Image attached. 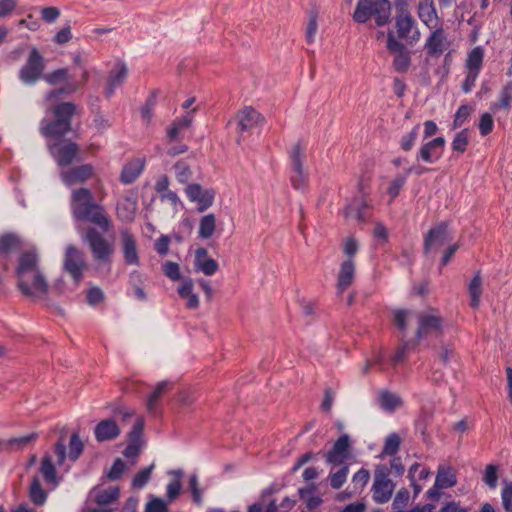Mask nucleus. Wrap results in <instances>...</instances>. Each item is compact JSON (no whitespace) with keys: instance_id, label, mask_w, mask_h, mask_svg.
I'll return each instance as SVG.
<instances>
[{"instance_id":"f257e3e1","label":"nucleus","mask_w":512,"mask_h":512,"mask_svg":"<svg viewBox=\"0 0 512 512\" xmlns=\"http://www.w3.org/2000/svg\"><path fill=\"white\" fill-rule=\"evenodd\" d=\"M75 113V104L61 102L46 107L45 116L40 122V133L47 139V148L61 168L68 167L78 160L79 146L71 140L64 139L71 131V121Z\"/></svg>"},{"instance_id":"69168bd1","label":"nucleus","mask_w":512,"mask_h":512,"mask_svg":"<svg viewBox=\"0 0 512 512\" xmlns=\"http://www.w3.org/2000/svg\"><path fill=\"white\" fill-rule=\"evenodd\" d=\"M40 13L42 20L46 23H53L60 16V10L52 6L42 8Z\"/></svg>"},{"instance_id":"864d4df0","label":"nucleus","mask_w":512,"mask_h":512,"mask_svg":"<svg viewBox=\"0 0 512 512\" xmlns=\"http://www.w3.org/2000/svg\"><path fill=\"white\" fill-rule=\"evenodd\" d=\"M83 451V443L77 433L71 435L69 442V458L71 461H76Z\"/></svg>"},{"instance_id":"c9c22d12","label":"nucleus","mask_w":512,"mask_h":512,"mask_svg":"<svg viewBox=\"0 0 512 512\" xmlns=\"http://www.w3.org/2000/svg\"><path fill=\"white\" fill-rule=\"evenodd\" d=\"M436 486L442 489L451 488L456 485V474L450 466H439L436 475Z\"/></svg>"},{"instance_id":"6ab92c4d","label":"nucleus","mask_w":512,"mask_h":512,"mask_svg":"<svg viewBox=\"0 0 512 512\" xmlns=\"http://www.w3.org/2000/svg\"><path fill=\"white\" fill-rule=\"evenodd\" d=\"M121 245L125 263L127 265H139L136 239L128 230L121 232Z\"/></svg>"},{"instance_id":"dca6fc26","label":"nucleus","mask_w":512,"mask_h":512,"mask_svg":"<svg viewBox=\"0 0 512 512\" xmlns=\"http://www.w3.org/2000/svg\"><path fill=\"white\" fill-rule=\"evenodd\" d=\"M432 32L425 41L424 48L431 57L441 56L450 46V41L441 26L431 29Z\"/></svg>"},{"instance_id":"6e6552de","label":"nucleus","mask_w":512,"mask_h":512,"mask_svg":"<svg viewBox=\"0 0 512 512\" xmlns=\"http://www.w3.org/2000/svg\"><path fill=\"white\" fill-rule=\"evenodd\" d=\"M445 146L446 140L443 136L423 142L416 153V161L426 164L437 163L443 157Z\"/></svg>"},{"instance_id":"4468645a","label":"nucleus","mask_w":512,"mask_h":512,"mask_svg":"<svg viewBox=\"0 0 512 512\" xmlns=\"http://www.w3.org/2000/svg\"><path fill=\"white\" fill-rule=\"evenodd\" d=\"M85 266L86 262L83 252L73 245L67 246L64 258V269L72 276L75 283L81 281Z\"/></svg>"},{"instance_id":"7c9ffc66","label":"nucleus","mask_w":512,"mask_h":512,"mask_svg":"<svg viewBox=\"0 0 512 512\" xmlns=\"http://www.w3.org/2000/svg\"><path fill=\"white\" fill-rule=\"evenodd\" d=\"M39 472L46 484L52 485L53 487H56L59 484V480L56 476V468L51 455L45 454L43 456L40 463Z\"/></svg>"},{"instance_id":"f3484780","label":"nucleus","mask_w":512,"mask_h":512,"mask_svg":"<svg viewBox=\"0 0 512 512\" xmlns=\"http://www.w3.org/2000/svg\"><path fill=\"white\" fill-rule=\"evenodd\" d=\"M93 175L94 167L91 164H82L60 172L62 182L68 187L82 184L92 178Z\"/></svg>"},{"instance_id":"49530a36","label":"nucleus","mask_w":512,"mask_h":512,"mask_svg":"<svg viewBox=\"0 0 512 512\" xmlns=\"http://www.w3.org/2000/svg\"><path fill=\"white\" fill-rule=\"evenodd\" d=\"M379 402L381 407L387 411H394L402 404L399 396L388 391H383L380 393Z\"/></svg>"},{"instance_id":"a878e982","label":"nucleus","mask_w":512,"mask_h":512,"mask_svg":"<svg viewBox=\"0 0 512 512\" xmlns=\"http://www.w3.org/2000/svg\"><path fill=\"white\" fill-rule=\"evenodd\" d=\"M195 267L206 276L214 275L219 265L216 260L208 257V252L205 248H198L195 251Z\"/></svg>"},{"instance_id":"774afa93","label":"nucleus","mask_w":512,"mask_h":512,"mask_svg":"<svg viewBox=\"0 0 512 512\" xmlns=\"http://www.w3.org/2000/svg\"><path fill=\"white\" fill-rule=\"evenodd\" d=\"M167 502L161 498H153L147 504L146 511L147 512H166L167 511Z\"/></svg>"},{"instance_id":"72a5a7b5","label":"nucleus","mask_w":512,"mask_h":512,"mask_svg":"<svg viewBox=\"0 0 512 512\" xmlns=\"http://www.w3.org/2000/svg\"><path fill=\"white\" fill-rule=\"evenodd\" d=\"M482 278L480 272H477L468 284V294L470 296L469 305L473 309H478L481 303L483 292Z\"/></svg>"},{"instance_id":"37998d69","label":"nucleus","mask_w":512,"mask_h":512,"mask_svg":"<svg viewBox=\"0 0 512 512\" xmlns=\"http://www.w3.org/2000/svg\"><path fill=\"white\" fill-rule=\"evenodd\" d=\"M170 385L171 383L168 381H162L157 384L156 388L150 394L147 400V410L149 413H156L158 408V401Z\"/></svg>"},{"instance_id":"8fccbe9b","label":"nucleus","mask_w":512,"mask_h":512,"mask_svg":"<svg viewBox=\"0 0 512 512\" xmlns=\"http://www.w3.org/2000/svg\"><path fill=\"white\" fill-rule=\"evenodd\" d=\"M175 176L179 183L187 184L192 176L189 165L184 161H177L174 165Z\"/></svg>"},{"instance_id":"79ce46f5","label":"nucleus","mask_w":512,"mask_h":512,"mask_svg":"<svg viewBox=\"0 0 512 512\" xmlns=\"http://www.w3.org/2000/svg\"><path fill=\"white\" fill-rule=\"evenodd\" d=\"M348 474V465H340V468L337 471L331 470L328 475V481L331 488L335 490L340 489L347 481Z\"/></svg>"},{"instance_id":"473e14b6","label":"nucleus","mask_w":512,"mask_h":512,"mask_svg":"<svg viewBox=\"0 0 512 512\" xmlns=\"http://www.w3.org/2000/svg\"><path fill=\"white\" fill-rule=\"evenodd\" d=\"M484 50L482 47H474L469 51L467 59L465 61V72H472L480 74L483 67Z\"/></svg>"},{"instance_id":"c85d7f7f","label":"nucleus","mask_w":512,"mask_h":512,"mask_svg":"<svg viewBox=\"0 0 512 512\" xmlns=\"http://www.w3.org/2000/svg\"><path fill=\"white\" fill-rule=\"evenodd\" d=\"M299 496L309 510L318 508L323 502L315 484H309L299 489Z\"/></svg>"},{"instance_id":"1a4fd4ad","label":"nucleus","mask_w":512,"mask_h":512,"mask_svg":"<svg viewBox=\"0 0 512 512\" xmlns=\"http://www.w3.org/2000/svg\"><path fill=\"white\" fill-rule=\"evenodd\" d=\"M417 319L418 329L416 338L418 340L442 333L443 319L434 311L421 312L417 315Z\"/></svg>"},{"instance_id":"09e8293b","label":"nucleus","mask_w":512,"mask_h":512,"mask_svg":"<svg viewBox=\"0 0 512 512\" xmlns=\"http://www.w3.org/2000/svg\"><path fill=\"white\" fill-rule=\"evenodd\" d=\"M419 129H420V125L419 124H416L410 132H408L407 134L403 135L400 139V148L405 151V152H408L410 151L417 138H418V134H419Z\"/></svg>"},{"instance_id":"a18cd8bd","label":"nucleus","mask_w":512,"mask_h":512,"mask_svg":"<svg viewBox=\"0 0 512 512\" xmlns=\"http://www.w3.org/2000/svg\"><path fill=\"white\" fill-rule=\"evenodd\" d=\"M370 480V472L366 468L359 469L352 476V489L353 493H361Z\"/></svg>"},{"instance_id":"9d476101","label":"nucleus","mask_w":512,"mask_h":512,"mask_svg":"<svg viewBox=\"0 0 512 512\" xmlns=\"http://www.w3.org/2000/svg\"><path fill=\"white\" fill-rule=\"evenodd\" d=\"M396 39H401L410 44L420 40L421 34L417 23L411 13L396 14L395 16Z\"/></svg>"},{"instance_id":"423d86ee","label":"nucleus","mask_w":512,"mask_h":512,"mask_svg":"<svg viewBox=\"0 0 512 512\" xmlns=\"http://www.w3.org/2000/svg\"><path fill=\"white\" fill-rule=\"evenodd\" d=\"M306 146L301 142H297L289 152V158L292 166L290 181L292 186L297 190H303L308 181V175L304 169Z\"/></svg>"},{"instance_id":"58836bf2","label":"nucleus","mask_w":512,"mask_h":512,"mask_svg":"<svg viewBox=\"0 0 512 512\" xmlns=\"http://www.w3.org/2000/svg\"><path fill=\"white\" fill-rule=\"evenodd\" d=\"M372 11L373 1L359 0L353 14V19L357 23H365L372 17Z\"/></svg>"},{"instance_id":"c03bdc74","label":"nucleus","mask_w":512,"mask_h":512,"mask_svg":"<svg viewBox=\"0 0 512 512\" xmlns=\"http://www.w3.org/2000/svg\"><path fill=\"white\" fill-rule=\"evenodd\" d=\"M29 497L35 505H43L47 499V493L41 487L38 477H34L29 487Z\"/></svg>"},{"instance_id":"5fc2aeb1","label":"nucleus","mask_w":512,"mask_h":512,"mask_svg":"<svg viewBox=\"0 0 512 512\" xmlns=\"http://www.w3.org/2000/svg\"><path fill=\"white\" fill-rule=\"evenodd\" d=\"M406 181H407V176L404 174V175L397 176L390 182V184L387 188V193L390 196V202L393 201L399 195V193H400L401 189L403 188V186L405 185Z\"/></svg>"},{"instance_id":"680f3d73","label":"nucleus","mask_w":512,"mask_h":512,"mask_svg":"<svg viewBox=\"0 0 512 512\" xmlns=\"http://www.w3.org/2000/svg\"><path fill=\"white\" fill-rule=\"evenodd\" d=\"M144 429V419L142 417H138L134 422L132 429L129 433L130 442H139Z\"/></svg>"},{"instance_id":"338daca9","label":"nucleus","mask_w":512,"mask_h":512,"mask_svg":"<svg viewBox=\"0 0 512 512\" xmlns=\"http://www.w3.org/2000/svg\"><path fill=\"white\" fill-rule=\"evenodd\" d=\"M410 312L408 310H396L394 311V322L398 329L405 332L407 329L406 319Z\"/></svg>"},{"instance_id":"aec40b11","label":"nucleus","mask_w":512,"mask_h":512,"mask_svg":"<svg viewBox=\"0 0 512 512\" xmlns=\"http://www.w3.org/2000/svg\"><path fill=\"white\" fill-rule=\"evenodd\" d=\"M418 17L421 22L428 28L433 29L440 26V19L437 15L432 0H422L418 4Z\"/></svg>"},{"instance_id":"4c0bfd02","label":"nucleus","mask_w":512,"mask_h":512,"mask_svg":"<svg viewBox=\"0 0 512 512\" xmlns=\"http://www.w3.org/2000/svg\"><path fill=\"white\" fill-rule=\"evenodd\" d=\"M119 488L112 486L108 488H100L94 490L95 502L99 505H106L116 501L119 497Z\"/></svg>"},{"instance_id":"cd10ccee","label":"nucleus","mask_w":512,"mask_h":512,"mask_svg":"<svg viewBox=\"0 0 512 512\" xmlns=\"http://www.w3.org/2000/svg\"><path fill=\"white\" fill-rule=\"evenodd\" d=\"M128 74V69L124 63H117L115 68L110 72L108 85L106 88L107 97H111L115 90L122 85Z\"/></svg>"},{"instance_id":"bf43d9fd","label":"nucleus","mask_w":512,"mask_h":512,"mask_svg":"<svg viewBox=\"0 0 512 512\" xmlns=\"http://www.w3.org/2000/svg\"><path fill=\"white\" fill-rule=\"evenodd\" d=\"M189 489L192 493L193 501L200 505L202 503V492L199 488L198 476L196 474H192L189 477Z\"/></svg>"},{"instance_id":"0eeeda50","label":"nucleus","mask_w":512,"mask_h":512,"mask_svg":"<svg viewBox=\"0 0 512 512\" xmlns=\"http://www.w3.org/2000/svg\"><path fill=\"white\" fill-rule=\"evenodd\" d=\"M386 47L394 55L393 69L398 73H406L411 66V53L402 42L396 39L392 31L387 33Z\"/></svg>"},{"instance_id":"2f4dec72","label":"nucleus","mask_w":512,"mask_h":512,"mask_svg":"<svg viewBox=\"0 0 512 512\" xmlns=\"http://www.w3.org/2000/svg\"><path fill=\"white\" fill-rule=\"evenodd\" d=\"M429 468L421 466L419 463H414L410 466L408 471V478L415 494H418L422 487L418 484L419 481L426 480L430 476Z\"/></svg>"},{"instance_id":"4be33fe9","label":"nucleus","mask_w":512,"mask_h":512,"mask_svg":"<svg viewBox=\"0 0 512 512\" xmlns=\"http://www.w3.org/2000/svg\"><path fill=\"white\" fill-rule=\"evenodd\" d=\"M194 283L190 277L182 279L181 284L177 288L178 295L185 300V306L189 310H196L200 305L199 296L193 292Z\"/></svg>"},{"instance_id":"e2e57ef3","label":"nucleus","mask_w":512,"mask_h":512,"mask_svg":"<svg viewBox=\"0 0 512 512\" xmlns=\"http://www.w3.org/2000/svg\"><path fill=\"white\" fill-rule=\"evenodd\" d=\"M182 490V483L178 479L170 481L166 487V496L169 501H174Z\"/></svg>"},{"instance_id":"393cba45","label":"nucleus","mask_w":512,"mask_h":512,"mask_svg":"<svg viewBox=\"0 0 512 512\" xmlns=\"http://www.w3.org/2000/svg\"><path fill=\"white\" fill-rule=\"evenodd\" d=\"M238 127L241 132L248 131L254 127L262 125L263 116L252 107H245L239 112Z\"/></svg>"},{"instance_id":"bb28decb","label":"nucleus","mask_w":512,"mask_h":512,"mask_svg":"<svg viewBox=\"0 0 512 512\" xmlns=\"http://www.w3.org/2000/svg\"><path fill=\"white\" fill-rule=\"evenodd\" d=\"M145 167L144 159H133L129 161L126 165H124L120 180L123 184H131L133 183L143 172Z\"/></svg>"},{"instance_id":"ea45409f","label":"nucleus","mask_w":512,"mask_h":512,"mask_svg":"<svg viewBox=\"0 0 512 512\" xmlns=\"http://www.w3.org/2000/svg\"><path fill=\"white\" fill-rule=\"evenodd\" d=\"M216 229V217L210 213L203 216L199 222L198 236L201 239H209L213 236Z\"/></svg>"},{"instance_id":"a19ab883","label":"nucleus","mask_w":512,"mask_h":512,"mask_svg":"<svg viewBox=\"0 0 512 512\" xmlns=\"http://www.w3.org/2000/svg\"><path fill=\"white\" fill-rule=\"evenodd\" d=\"M401 445V437L396 432L390 433L387 435L384 441V445L381 451V457L383 456H391L394 457Z\"/></svg>"},{"instance_id":"3c124183","label":"nucleus","mask_w":512,"mask_h":512,"mask_svg":"<svg viewBox=\"0 0 512 512\" xmlns=\"http://www.w3.org/2000/svg\"><path fill=\"white\" fill-rule=\"evenodd\" d=\"M154 469V464L140 470L132 480V486L137 489L143 488L151 478L152 471Z\"/></svg>"},{"instance_id":"c756f323","label":"nucleus","mask_w":512,"mask_h":512,"mask_svg":"<svg viewBox=\"0 0 512 512\" xmlns=\"http://www.w3.org/2000/svg\"><path fill=\"white\" fill-rule=\"evenodd\" d=\"M373 14L377 26L386 25L391 16V3L388 0H374Z\"/></svg>"},{"instance_id":"f8f14e48","label":"nucleus","mask_w":512,"mask_h":512,"mask_svg":"<svg viewBox=\"0 0 512 512\" xmlns=\"http://www.w3.org/2000/svg\"><path fill=\"white\" fill-rule=\"evenodd\" d=\"M84 240L89 244L96 260L108 261L113 253V246L94 228H89Z\"/></svg>"},{"instance_id":"4d7b16f0","label":"nucleus","mask_w":512,"mask_h":512,"mask_svg":"<svg viewBox=\"0 0 512 512\" xmlns=\"http://www.w3.org/2000/svg\"><path fill=\"white\" fill-rule=\"evenodd\" d=\"M472 112V108L468 105H461L454 116L453 120V128H460L466 120L469 118L470 114Z\"/></svg>"},{"instance_id":"f03ea898","label":"nucleus","mask_w":512,"mask_h":512,"mask_svg":"<svg viewBox=\"0 0 512 512\" xmlns=\"http://www.w3.org/2000/svg\"><path fill=\"white\" fill-rule=\"evenodd\" d=\"M18 288L29 297L39 298L46 295L48 284L38 265V256L34 251L20 255L16 268Z\"/></svg>"},{"instance_id":"20e7f679","label":"nucleus","mask_w":512,"mask_h":512,"mask_svg":"<svg viewBox=\"0 0 512 512\" xmlns=\"http://www.w3.org/2000/svg\"><path fill=\"white\" fill-rule=\"evenodd\" d=\"M44 79L50 85H57L59 83H63V85L59 89L52 90L47 93L45 97L46 102H52L54 98H57L61 94L75 93L80 87V83L73 76L70 75L69 70L67 68L56 69L46 74Z\"/></svg>"},{"instance_id":"e433bc0d","label":"nucleus","mask_w":512,"mask_h":512,"mask_svg":"<svg viewBox=\"0 0 512 512\" xmlns=\"http://www.w3.org/2000/svg\"><path fill=\"white\" fill-rule=\"evenodd\" d=\"M512 103V87L511 85L504 86L499 95V99L490 104V110L492 113H496L500 110L508 111L511 108Z\"/></svg>"},{"instance_id":"39448f33","label":"nucleus","mask_w":512,"mask_h":512,"mask_svg":"<svg viewBox=\"0 0 512 512\" xmlns=\"http://www.w3.org/2000/svg\"><path fill=\"white\" fill-rule=\"evenodd\" d=\"M395 484L389 477V468L386 465H378L374 471L371 487L372 498L378 504L387 503L394 492Z\"/></svg>"},{"instance_id":"9b49d317","label":"nucleus","mask_w":512,"mask_h":512,"mask_svg":"<svg viewBox=\"0 0 512 512\" xmlns=\"http://www.w3.org/2000/svg\"><path fill=\"white\" fill-rule=\"evenodd\" d=\"M351 458V442L347 434H342L333 444L332 448L325 454L327 464L336 467L347 465Z\"/></svg>"},{"instance_id":"f704fd0d","label":"nucleus","mask_w":512,"mask_h":512,"mask_svg":"<svg viewBox=\"0 0 512 512\" xmlns=\"http://www.w3.org/2000/svg\"><path fill=\"white\" fill-rule=\"evenodd\" d=\"M192 113L187 112L183 117L174 120L167 129V137L170 141L180 137L183 130L188 129L192 124Z\"/></svg>"},{"instance_id":"5701e85b","label":"nucleus","mask_w":512,"mask_h":512,"mask_svg":"<svg viewBox=\"0 0 512 512\" xmlns=\"http://www.w3.org/2000/svg\"><path fill=\"white\" fill-rule=\"evenodd\" d=\"M117 216L123 222H132L137 211V198L133 194L126 195L117 202Z\"/></svg>"},{"instance_id":"0e129e2a","label":"nucleus","mask_w":512,"mask_h":512,"mask_svg":"<svg viewBox=\"0 0 512 512\" xmlns=\"http://www.w3.org/2000/svg\"><path fill=\"white\" fill-rule=\"evenodd\" d=\"M317 30H318L317 16L315 14H313L310 16V19L308 21L307 28H306V41L309 44L314 43Z\"/></svg>"},{"instance_id":"7ed1b4c3","label":"nucleus","mask_w":512,"mask_h":512,"mask_svg":"<svg viewBox=\"0 0 512 512\" xmlns=\"http://www.w3.org/2000/svg\"><path fill=\"white\" fill-rule=\"evenodd\" d=\"M70 208L75 219L89 221L103 231L109 230L110 221L103 207L94 202L93 194L89 189H74L71 193Z\"/></svg>"},{"instance_id":"052dcab7","label":"nucleus","mask_w":512,"mask_h":512,"mask_svg":"<svg viewBox=\"0 0 512 512\" xmlns=\"http://www.w3.org/2000/svg\"><path fill=\"white\" fill-rule=\"evenodd\" d=\"M503 508L506 512H512V483H506L501 491Z\"/></svg>"},{"instance_id":"412c9836","label":"nucleus","mask_w":512,"mask_h":512,"mask_svg":"<svg viewBox=\"0 0 512 512\" xmlns=\"http://www.w3.org/2000/svg\"><path fill=\"white\" fill-rule=\"evenodd\" d=\"M355 277V263L352 259H347L340 265L337 277V294L342 295L345 290L353 283Z\"/></svg>"},{"instance_id":"13d9d810","label":"nucleus","mask_w":512,"mask_h":512,"mask_svg":"<svg viewBox=\"0 0 512 512\" xmlns=\"http://www.w3.org/2000/svg\"><path fill=\"white\" fill-rule=\"evenodd\" d=\"M497 466L493 464H489L486 466L483 476L484 483L490 488L494 489L497 486L498 475H497Z\"/></svg>"},{"instance_id":"603ef678","label":"nucleus","mask_w":512,"mask_h":512,"mask_svg":"<svg viewBox=\"0 0 512 512\" xmlns=\"http://www.w3.org/2000/svg\"><path fill=\"white\" fill-rule=\"evenodd\" d=\"M478 129L480 135L485 137L489 135L494 129V119L492 114L489 112H484L480 115Z\"/></svg>"},{"instance_id":"de8ad7c7","label":"nucleus","mask_w":512,"mask_h":512,"mask_svg":"<svg viewBox=\"0 0 512 512\" xmlns=\"http://www.w3.org/2000/svg\"><path fill=\"white\" fill-rule=\"evenodd\" d=\"M468 144V130L463 129L455 134L451 143V148L453 152L463 154L467 150Z\"/></svg>"},{"instance_id":"6e6d98bb","label":"nucleus","mask_w":512,"mask_h":512,"mask_svg":"<svg viewBox=\"0 0 512 512\" xmlns=\"http://www.w3.org/2000/svg\"><path fill=\"white\" fill-rule=\"evenodd\" d=\"M163 273L171 281H179L181 279V272L178 263L166 261L162 265Z\"/></svg>"},{"instance_id":"ddd939ff","label":"nucleus","mask_w":512,"mask_h":512,"mask_svg":"<svg viewBox=\"0 0 512 512\" xmlns=\"http://www.w3.org/2000/svg\"><path fill=\"white\" fill-rule=\"evenodd\" d=\"M43 70V58L34 48L30 52L26 64L21 68L19 77L25 84H33L41 77Z\"/></svg>"},{"instance_id":"a211bd4d","label":"nucleus","mask_w":512,"mask_h":512,"mask_svg":"<svg viewBox=\"0 0 512 512\" xmlns=\"http://www.w3.org/2000/svg\"><path fill=\"white\" fill-rule=\"evenodd\" d=\"M447 235L448 226L445 222H441L435 227L431 228L424 240L425 253L441 247L445 243Z\"/></svg>"},{"instance_id":"2eb2a0df","label":"nucleus","mask_w":512,"mask_h":512,"mask_svg":"<svg viewBox=\"0 0 512 512\" xmlns=\"http://www.w3.org/2000/svg\"><path fill=\"white\" fill-rule=\"evenodd\" d=\"M185 193L191 202L197 203L198 212H204L213 205L215 192L212 189H203L201 185L192 183L187 185Z\"/></svg>"},{"instance_id":"b1692460","label":"nucleus","mask_w":512,"mask_h":512,"mask_svg":"<svg viewBox=\"0 0 512 512\" xmlns=\"http://www.w3.org/2000/svg\"><path fill=\"white\" fill-rule=\"evenodd\" d=\"M119 434L120 428L113 419L101 420L94 428V435L98 442L113 440Z\"/></svg>"}]
</instances>
